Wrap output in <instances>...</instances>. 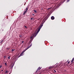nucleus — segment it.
<instances>
[{"label":"nucleus","instance_id":"obj_14","mask_svg":"<svg viewBox=\"0 0 74 74\" xmlns=\"http://www.w3.org/2000/svg\"><path fill=\"white\" fill-rule=\"evenodd\" d=\"M5 66H7V63H5Z\"/></svg>","mask_w":74,"mask_h":74},{"label":"nucleus","instance_id":"obj_16","mask_svg":"<svg viewBox=\"0 0 74 74\" xmlns=\"http://www.w3.org/2000/svg\"><path fill=\"white\" fill-rule=\"evenodd\" d=\"M54 72H55V73L56 72V71L55 70H54Z\"/></svg>","mask_w":74,"mask_h":74},{"label":"nucleus","instance_id":"obj_6","mask_svg":"<svg viewBox=\"0 0 74 74\" xmlns=\"http://www.w3.org/2000/svg\"><path fill=\"white\" fill-rule=\"evenodd\" d=\"M74 60V58H73L72 59V60H71V62L72 63V62H73Z\"/></svg>","mask_w":74,"mask_h":74},{"label":"nucleus","instance_id":"obj_17","mask_svg":"<svg viewBox=\"0 0 74 74\" xmlns=\"http://www.w3.org/2000/svg\"><path fill=\"white\" fill-rule=\"evenodd\" d=\"M2 67V66L1 65L0 66V68L1 69V67Z\"/></svg>","mask_w":74,"mask_h":74},{"label":"nucleus","instance_id":"obj_9","mask_svg":"<svg viewBox=\"0 0 74 74\" xmlns=\"http://www.w3.org/2000/svg\"><path fill=\"white\" fill-rule=\"evenodd\" d=\"M14 64H13V65H12L11 66V69H12V68H13V66H14Z\"/></svg>","mask_w":74,"mask_h":74},{"label":"nucleus","instance_id":"obj_1","mask_svg":"<svg viewBox=\"0 0 74 74\" xmlns=\"http://www.w3.org/2000/svg\"><path fill=\"white\" fill-rule=\"evenodd\" d=\"M42 26H43V23H42V24L41 25V26H40L39 28L38 29V31H37V32H36V33L35 34H33L32 35V36H31V38H30V39H32V38H33V37L34 36V37H36L37 35V34L38 33V32H40V29H41V27H42Z\"/></svg>","mask_w":74,"mask_h":74},{"label":"nucleus","instance_id":"obj_5","mask_svg":"<svg viewBox=\"0 0 74 74\" xmlns=\"http://www.w3.org/2000/svg\"><path fill=\"white\" fill-rule=\"evenodd\" d=\"M51 18L52 20H53L55 19V17L53 16H52L51 17Z\"/></svg>","mask_w":74,"mask_h":74},{"label":"nucleus","instance_id":"obj_2","mask_svg":"<svg viewBox=\"0 0 74 74\" xmlns=\"http://www.w3.org/2000/svg\"><path fill=\"white\" fill-rule=\"evenodd\" d=\"M32 44H31L29 47H27L26 49H25L24 50L23 52H22L20 54L19 56V57L21 56H23V53H24V52H25L26 51V50L28 49H29V48H30L31 47H32Z\"/></svg>","mask_w":74,"mask_h":74},{"label":"nucleus","instance_id":"obj_29","mask_svg":"<svg viewBox=\"0 0 74 74\" xmlns=\"http://www.w3.org/2000/svg\"><path fill=\"white\" fill-rule=\"evenodd\" d=\"M1 71H3V70H2Z\"/></svg>","mask_w":74,"mask_h":74},{"label":"nucleus","instance_id":"obj_12","mask_svg":"<svg viewBox=\"0 0 74 74\" xmlns=\"http://www.w3.org/2000/svg\"><path fill=\"white\" fill-rule=\"evenodd\" d=\"M52 66H51L50 67H49V69H52Z\"/></svg>","mask_w":74,"mask_h":74},{"label":"nucleus","instance_id":"obj_21","mask_svg":"<svg viewBox=\"0 0 74 74\" xmlns=\"http://www.w3.org/2000/svg\"><path fill=\"white\" fill-rule=\"evenodd\" d=\"M3 57H4V58H6V56H4Z\"/></svg>","mask_w":74,"mask_h":74},{"label":"nucleus","instance_id":"obj_10","mask_svg":"<svg viewBox=\"0 0 74 74\" xmlns=\"http://www.w3.org/2000/svg\"><path fill=\"white\" fill-rule=\"evenodd\" d=\"M15 51V49H12V52H13V51Z\"/></svg>","mask_w":74,"mask_h":74},{"label":"nucleus","instance_id":"obj_20","mask_svg":"<svg viewBox=\"0 0 74 74\" xmlns=\"http://www.w3.org/2000/svg\"><path fill=\"white\" fill-rule=\"evenodd\" d=\"M19 37H22V35H20Z\"/></svg>","mask_w":74,"mask_h":74},{"label":"nucleus","instance_id":"obj_19","mask_svg":"<svg viewBox=\"0 0 74 74\" xmlns=\"http://www.w3.org/2000/svg\"><path fill=\"white\" fill-rule=\"evenodd\" d=\"M3 40H2L1 42V43L2 42H3Z\"/></svg>","mask_w":74,"mask_h":74},{"label":"nucleus","instance_id":"obj_7","mask_svg":"<svg viewBox=\"0 0 74 74\" xmlns=\"http://www.w3.org/2000/svg\"><path fill=\"white\" fill-rule=\"evenodd\" d=\"M34 12H35V13H37V11L35 10H34Z\"/></svg>","mask_w":74,"mask_h":74},{"label":"nucleus","instance_id":"obj_4","mask_svg":"<svg viewBox=\"0 0 74 74\" xmlns=\"http://www.w3.org/2000/svg\"><path fill=\"white\" fill-rule=\"evenodd\" d=\"M41 68L39 67L38 69H37V70L36 71V72H37V71H39V70H40L41 69Z\"/></svg>","mask_w":74,"mask_h":74},{"label":"nucleus","instance_id":"obj_8","mask_svg":"<svg viewBox=\"0 0 74 74\" xmlns=\"http://www.w3.org/2000/svg\"><path fill=\"white\" fill-rule=\"evenodd\" d=\"M8 59H10V56H9L8 58Z\"/></svg>","mask_w":74,"mask_h":74},{"label":"nucleus","instance_id":"obj_22","mask_svg":"<svg viewBox=\"0 0 74 74\" xmlns=\"http://www.w3.org/2000/svg\"><path fill=\"white\" fill-rule=\"evenodd\" d=\"M69 61V60H68L66 62H68Z\"/></svg>","mask_w":74,"mask_h":74},{"label":"nucleus","instance_id":"obj_23","mask_svg":"<svg viewBox=\"0 0 74 74\" xmlns=\"http://www.w3.org/2000/svg\"><path fill=\"white\" fill-rule=\"evenodd\" d=\"M31 20H33V18H31Z\"/></svg>","mask_w":74,"mask_h":74},{"label":"nucleus","instance_id":"obj_24","mask_svg":"<svg viewBox=\"0 0 74 74\" xmlns=\"http://www.w3.org/2000/svg\"><path fill=\"white\" fill-rule=\"evenodd\" d=\"M68 64H69V63H70V61L68 63Z\"/></svg>","mask_w":74,"mask_h":74},{"label":"nucleus","instance_id":"obj_18","mask_svg":"<svg viewBox=\"0 0 74 74\" xmlns=\"http://www.w3.org/2000/svg\"><path fill=\"white\" fill-rule=\"evenodd\" d=\"M69 1H70V0H67V2H69Z\"/></svg>","mask_w":74,"mask_h":74},{"label":"nucleus","instance_id":"obj_13","mask_svg":"<svg viewBox=\"0 0 74 74\" xmlns=\"http://www.w3.org/2000/svg\"><path fill=\"white\" fill-rule=\"evenodd\" d=\"M51 8H49L48 9V10H51Z\"/></svg>","mask_w":74,"mask_h":74},{"label":"nucleus","instance_id":"obj_27","mask_svg":"<svg viewBox=\"0 0 74 74\" xmlns=\"http://www.w3.org/2000/svg\"><path fill=\"white\" fill-rule=\"evenodd\" d=\"M31 42H31V41H30L29 43H31Z\"/></svg>","mask_w":74,"mask_h":74},{"label":"nucleus","instance_id":"obj_11","mask_svg":"<svg viewBox=\"0 0 74 74\" xmlns=\"http://www.w3.org/2000/svg\"><path fill=\"white\" fill-rule=\"evenodd\" d=\"M8 72H9V71H6V73H8Z\"/></svg>","mask_w":74,"mask_h":74},{"label":"nucleus","instance_id":"obj_3","mask_svg":"<svg viewBox=\"0 0 74 74\" xmlns=\"http://www.w3.org/2000/svg\"><path fill=\"white\" fill-rule=\"evenodd\" d=\"M27 10H28V9H27V8H26V10L23 13L24 15H25V14H26V12H27Z\"/></svg>","mask_w":74,"mask_h":74},{"label":"nucleus","instance_id":"obj_25","mask_svg":"<svg viewBox=\"0 0 74 74\" xmlns=\"http://www.w3.org/2000/svg\"><path fill=\"white\" fill-rule=\"evenodd\" d=\"M25 28H27V27L25 26Z\"/></svg>","mask_w":74,"mask_h":74},{"label":"nucleus","instance_id":"obj_28","mask_svg":"<svg viewBox=\"0 0 74 74\" xmlns=\"http://www.w3.org/2000/svg\"><path fill=\"white\" fill-rule=\"evenodd\" d=\"M32 15H34V14H32Z\"/></svg>","mask_w":74,"mask_h":74},{"label":"nucleus","instance_id":"obj_30","mask_svg":"<svg viewBox=\"0 0 74 74\" xmlns=\"http://www.w3.org/2000/svg\"><path fill=\"white\" fill-rule=\"evenodd\" d=\"M11 74V73H9V74Z\"/></svg>","mask_w":74,"mask_h":74},{"label":"nucleus","instance_id":"obj_26","mask_svg":"<svg viewBox=\"0 0 74 74\" xmlns=\"http://www.w3.org/2000/svg\"><path fill=\"white\" fill-rule=\"evenodd\" d=\"M7 49L8 50L10 49V48H8Z\"/></svg>","mask_w":74,"mask_h":74},{"label":"nucleus","instance_id":"obj_15","mask_svg":"<svg viewBox=\"0 0 74 74\" xmlns=\"http://www.w3.org/2000/svg\"><path fill=\"white\" fill-rule=\"evenodd\" d=\"M24 42V41H22L21 42V44H23V43Z\"/></svg>","mask_w":74,"mask_h":74}]
</instances>
